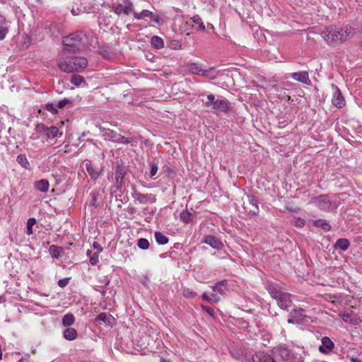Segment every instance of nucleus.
I'll list each match as a JSON object with an SVG mask.
<instances>
[{
	"label": "nucleus",
	"instance_id": "a18cd8bd",
	"mask_svg": "<svg viewBox=\"0 0 362 362\" xmlns=\"http://www.w3.org/2000/svg\"><path fill=\"white\" fill-rule=\"evenodd\" d=\"M8 33V28L0 26V40H4Z\"/></svg>",
	"mask_w": 362,
	"mask_h": 362
},
{
	"label": "nucleus",
	"instance_id": "c9c22d12",
	"mask_svg": "<svg viewBox=\"0 0 362 362\" xmlns=\"http://www.w3.org/2000/svg\"><path fill=\"white\" fill-rule=\"evenodd\" d=\"M36 220L34 218H30L27 221V234L32 235L33 233V226L35 224Z\"/></svg>",
	"mask_w": 362,
	"mask_h": 362
},
{
	"label": "nucleus",
	"instance_id": "f03ea898",
	"mask_svg": "<svg viewBox=\"0 0 362 362\" xmlns=\"http://www.w3.org/2000/svg\"><path fill=\"white\" fill-rule=\"evenodd\" d=\"M88 65V60L83 57H73L62 59L58 62L59 68L64 72H80Z\"/></svg>",
	"mask_w": 362,
	"mask_h": 362
},
{
	"label": "nucleus",
	"instance_id": "39448f33",
	"mask_svg": "<svg viewBox=\"0 0 362 362\" xmlns=\"http://www.w3.org/2000/svg\"><path fill=\"white\" fill-rule=\"evenodd\" d=\"M267 291L272 298L277 301V304L281 309H287L292 304L291 295L279 290L276 286L271 285L267 288Z\"/></svg>",
	"mask_w": 362,
	"mask_h": 362
},
{
	"label": "nucleus",
	"instance_id": "79ce46f5",
	"mask_svg": "<svg viewBox=\"0 0 362 362\" xmlns=\"http://www.w3.org/2000/svg\"><path fill=\"white\" fill-rule=\"evenodd\" d=\"M57 105H54L52 103H47L46 105V110L49 112H52V114H56L57 112Z\"/></svg>",
	"mask_w": 362,
	"mask_h": 362
},
{
	"label": "nucleus",
	"instance_id": "423d86ee",
	"mask_svg": "<svg viewBox=\"0 0 362 362\" xmlns=\"http://www.w3.org/2000/svg\"><path fill=\"white\" fill-rule=\"evenodd\" d=\"M112 8L115 13L122 18H132L134 13V5L130 0H122L121 2L114 4Z\"/></svg>",
	"mask_w": 362,
	"mask_h": 362
},
{
	"label": "nucleus",
	"instance_id": "ea45409f",
	"mask_svg": "<svg viewBox=\"0 0 362 362\" xmlns=\"http://www.w3.org/2000/svg\"><path fill=\"white\" fill-rule=\"evenodd\" d=\"M182 45L178 40H171L169 43V47L172 49H181Z\"/></svg>",
	"mask_w": 362,
	"mask_h": 362
},
{
	"label": "nucleus",
	"instance_id": "de8ad7c7",
	"mask_svg": "<svg viewBox=\"0 0 362 362\" xmlns=\"http://www.w3.org/2000/svg\"><path fill=\"white\" fill-rule=\"evenodd\" d=\"M294 225L298 227H303L305 225V221L301 218H297L294 220Z\"/></svg>",
	"mask_w": 362,
	"mask_h": 362
},
{
	"label": "nucleus",
	"instance_id": "9d476101",
	"mask_svg": "<svg viewBox=\"0 0 362 362\" xmlns=\"http://www.w3.org/2000/svg\"><path fill=\"white\" fill-rule=\"evenodd\" d=\"M132 197L135 202H137L140 204H153L156 201V198L154 194H141L136 190L132 192Z\"/></svg>",
	"mask_w": 362,
	"mask_h": 362
},
{
	"label": "nucleus",
	"instance_id": "5701e85b",
	"mask_svg": "<svg viewBox=\"0 0 362 362\" xmlns=\"http://www.w3.org/2000/svg\"><path fill=\"white\" fill-rule=\"evenodd\" d=\"M63 335L66 340L72 341L77 337V332L74 328L69 327L64 331Z\"/></svg>",
	"mask_w": 362,
	"mask_h": 362
},
{
	"label": "nucleus",
	"instance_id": "7ed1b4c3",
	"mask_svg": "<svg viewBox=\"0 0 362 362\" xmlns=\"http://www.w3.org/2000/svg\"><path fill=\"white\" fill-rule=\"evenodd\" d=\"M204 105L209 108L212 113L218 115L229 110L230 102L226 98H216L214 94L210 93L206 96Z\"/></svg>",
	"mask_w": 362,
	"mask_h": 362
},
{
	"label": "nucleus",
	"instance_id": "e2e57ef3",
	"mask_svg": "<svg viewBox=\"0 0 362 362\" xmlns=\"http://www.w3.org/2000/svg\"><path fill=\"white\" fill-rule=\"evenodd\" d=\"M182 21H185V23H187V18L185 17V16H182Z\"/></svg>",
	"mask_w": 362,
	"mask_h": 362
},
{
	"label": "nucleus",
	"instance_id": "6e6d98bb",
	"mask_svg": "<svg viewBox=\"0 0 362 362\" xmlns=\"http://www.w3.org/2000/svg\"><path fill=\"white\" fill-rule=\"evenodd\" d=\"M18 362H32L29 358H21Z\"/></svg>",
	"mask_w": 362,
	"mask_h": 362
},
{
	"label": "nucleus",
	"instance_id": "6ab92c4d",
	"mask_svg": "<svg viewBox=\"0 0 362 362\" xmlns=\"http://www.w3.org/2000/svg\"><path fill=\"white\" fill-rule=\"evenodd\" d=\"M204 243H205L207 245H209L211 247L217 250L221 249L223 246L222 243L213 235L205 236Z\"/></svg>",
	"mask_w": 362,
	"mask_h": 362
},
{
	"label": "nucleus",
	"instance_id": "473e14b6",
	"mask_svg": "<svg viewBox=\"0 0 362 362\" xmlns=\"http://www.w3.org/2000/svg\"><path fill=\"white\" fill-rule=\"evenodd\" d=\"M224 284V281H220L213 286L211 287L214 291L213 293H216L217 295L219 293L220 295H223L224 293V291L223 290L222 287L223 286Z\"/></svg>",
	"mask_w": 362,
	"mask_h": 362
},
{
	"label": "nucleus",
	"instance_id": "1a4fd4ad",
	"mask_svg": "<svg viewBox=\"0 0 362 362\" xmlns=\"http://www.w3.org/2000/svg\"><path fill=\"white\" fill-rule=\"evenodd\" d=\"M308 316L305 311L300 308H295L290 313L288 318V323L300 325L307 320Z\"/></svg>",
	"mask_w": 362,
	"mask_h": 362
},
{
	"label": "nucleus",
	"instance_id": "5fc2aeb1",
	"mask_svg": "<svg viewBox=\"0 0 362 362\" xmlns=\"http://www.w3.org/2000/svg\"><path fill=\"white\" fill-rule=\"evenodd\" d=\"M102 54L106 57V58H111V56H112V54L109 52H107V50H105L104 52H102Z\"/></svg>",
	"mask_w": 362,
	"mask_h": 362
},
{
	"label": "nucleus",
	"instance_id": "72a5a7b5",
	"mask_svg": "<svg viewBox=\"0 0 362 362\" xmlns=\"http://www.w3.org/2000/svg\"><path fill=\"white\" fill-rule=\"evenodd\" d=\"M279 354L281 356V357L285 360H287L291 356L290 351L286 347H280L279 349Z\"/></svg>",
	"mask_w": 362,
	"mask_h": 362
},
{
	"label": "nucleus",
	"instance_id": "680f3d73",
	"mask_svg": "<svg viewBox=\"0 0 362 362\" xmlns=\"http://www.w3.org/2000/svg\"><path fill=\"white\" fill-rule=\"evenodd\" d=\"M256 28H259L258 24H255L254 26H252V27L251 28V29H252V30H255Z\"/></svg>",
	"mask_w": 362,
	"mask_h": 362
},
{
	"label": "nucleus",
	"instance_id": "cd10ccee",
	"mask_svg": "<svg viewBox=\"0 0 362 362\" xmlns=\"http://www.w3.org/2000/svg\"><path fill=\"white\" fill-rule=\"evenodd\" d=\"M202 298L204 300L214 303H218L220 300V297L216 293H211L209 296L206 293H204L202 295Z\"/></svg>",
	"mask_w": 362,
	"mask_h": 362
},
{
	"label": "nucleus",
	"instance_id": "338daca9",
	"mask_svg": "<svg viewBox=\"0 0 362 362\" xmlns=\"http://www.w3.org/2000/svg\"><path fill=\"white\" fill-rule=\"evenodd\" d=\"M71 12H72L73 15H76V13H75V11H74V10H72V11H71Z\"/></svg>",
	"mask_w": 362,
	"mask_h": 362
},
{
	"label": "nucleus",
	"instance_id": "7c9ffc66",
	"mask_svg": "<svg viewBox=\"0 0 362 362\" xmlns=\"http://www.w3.org/2000/svg\"><path fill=\"white\" fill-rule=\"evenodd\" d=\"M105 135L107 136L108 139H110V141H112L113 142H116V143L118 142L119 139V137L120 136V134H117V132H115L112 130L107 131L105 133Z\"/></svg>",
	"mask_w": 362,
	"mask_h": 362
},
{
	"label": "nucleus",
	"instance_id": "49530a36",
	"mask_svg": "<svg viewBox=\"0 0 362 362\" xmlns=\"http://www.w3.org/2000/svg\"><path fill=\"white\" fill-rule=\"evenodd\" d=\"M69 279L64 278L58 281V286L61 288H64L69 284Z\"/></svg>",
	"mask_w": 362,
	"mask_h": 362
},
{
	"label": "nucleus",
	"instance_id": "ddd939ff",
	"mask_svg": "<svg viewBox=\"0 0 362 362\" xmlns=\"http://www.w3.org/2000/svg\"><path fill=\"white\" fill-rule=\"evenodd\" d=\"M96 322L99 324H103L107 326L112 327L115 325V318L108 313H100L95 318Z\"/></svg>",
	"mask_w": 362,
	"mask_h": 362
},
{
	"label": "nucleus",
	"instance_id": "e433bc0d",
	"mask_svg": "<svg viewBox=\"0 0 362 362\" xmlns=\"http://www.w3.org/2000/svg\"><path fill=\"white\" fill-rule=\"evenodd\" d=\"M137 246L141 250H147L149 247L148 240L146 238H140L138 240Z\"/></svg>",
	"mask_w": 362,
	"mask_h": 362
},
{
	"label": "nucleus",
	"instance_id": "4468645a",
	"mask_svg": "<svg viewBox=\"0 0 362 362\" xmlns=\"http://www.w3.org/2000/svg\"><path fill=\"white\" fill-rule=\"evenodd\" d=\"M334 346L333 341L329 337H324L321 339L319 351L323 354H328L333 349Z\"/></svg>",
	"mask_w": 362,
	"mask_h": 362
},
{
	"label": "nucleus",
	"instance_id": "a878e982",
	"mask_svg": "<svg viewBox=\"0 0 362 362\" xmlns=\"http://www.w3.org/2000/svg\"><path fill=\"white\" fill-rule=\"evenodd\" d=\"M335 247L341 250L342 251L346 250L349 247V242L346 238H341L337 240Z\"/></svg>",
	"mask_w": 362,
	"mask_h": 362
},
{
	"label": "nucleus",
	"instance_id": "a211bd4d",
	"mask_svg": "<svg viewBox=\"0 0 362 362\" xmlns=\"http://www.w3.org/2000/svg\"><path fill=\"white\" fill-rule=\"evenodd\" d=\"M189 71L192 74H197L206 76L209 74V71L203 69L198 64L190 63L188 64Z\"/></svg>",
	"mask_w": 362,
	"mask_h": 362
},
{
	"label": "nucleus",
	"instance_id": "f704fd0d",
	"mask_svg": "<svg viewBox=\"0 0 362 362\" xmlns=\"http://www.w3.org/2000/svg\"><path fill=\"white\" fill-rule=\"evenodd\" d=\"M71 82L75 86H79L83 83H84V78L83 77L78 75H73L71 78Z\"/></svg>",
	"mask_w": 362,
	"mask_h": 362
},
{
	"label": "nucleus",
	"instance_id": "f8f14e48",
	"mask_svg": "<svg viewBox=\"0 0 362 362\" xmlns=\"http://www.w3.org/2000/svg\"><path fill=\"white\" fill-rule=\"evenodd\" d=\"M339 315L344 322L351 325H357L361 321L358 315L352 311L340 313Z\"/></svg>",
	"mask_w": 362,
	"mask_h": 362
},
{
	"label": "nucleus",
	"instance_id": "c03bdc74",
	"mask_svg": "<svg viewBox=\"0 0 362 362\" xmlns=\"http://www.w3.org/2000/svg\"><path fill=\"white\" fill-rule=\"evenodd\" d=\"M158 170V167L156 164H151V173H150V178L154 179V175L157 173Z\"/></svg>",
	"mask_w": 362,
	"mask_h": 362
},
{
	"label": "nucleus",
	"instance_id": "6e6552de",
	"mask_svg": "<svg viewBox=\"0 0 362 362\" xmlns=\"http://www.w3.org/2000/svg\"><path fill=\"white\" fill-rule=\"evenodd\" d=\"M132 19L158 23L160 17L158 14L154 13L149 10L144 9L140 12L134 11Z\"/></svg>",
	"mask_w": 362,
	"mask_h": 362
},
{
	"label": "nucleus",
	"instance_id": "9b49d317",
	"mask_svg": "<svg viewBox=\"0 0 362 362\" xmlns=\"http://www.w3.org/2000/svg\"><path fill=\"white\" fill-rule=\"evenodd\" d=\"M332 88L334 90V93L332 99V103L335 107L341 108L345 105V100L337 86H332Z\"/></svg>",
	"mask_w": 362,
	"mask_h": 362
},
{
	"label": "nucleus",
	"instance_id": "b1692460",
	"mask_svg": "<svg viewBox=\"0 0 362 362\" xmlns=\"http://www.w3.org/2000/svg\"><path fill=\"white\" fill-rule=\"evenodd\" d=\"M75 322V317L73 314L67 313L62 318V325L64 327L71 326Z\"/></svg>",
	"mask_w": 362,
	"mask_h": 362
},
{
	"label": "nucleus",
	"instance_id": "bb28decb",
	"mask_svg": "<svg viewBox=\"0 0 362 362\" xmlns=\"http://www.w3.org/2000/svg\"><path fill=\"white\" fill-rule=\"evenodd\" d=\"M155 239L159 245H165L168 243V238L161 232L156 231L155 233Z\"/></svg>",
	"mask_w": 362,
	"mask_h": 362
},
{
	"label": "nucleus",
	"instance_id": "aec40b11",
	"mask_svg": "<svg viewBox=\"0 0 362 362\" xmlns=\"http://www.w3.org/2000/svg\"><path fill=\"white\" fill-rule=\"evenodd\" d=\"M86 169L90 176L96 180L100 175V170L98 168L94 167L90 160H86L85 163Z\"/></svg>",
	"mask_w": 362,
	"mask_h": 362
},
{
	"label": "nucleus",
	"instance_id": "37998d69",
	"mask_svg": "<svg viewBox=\"0 0 362 362\" xmlns=\"http://www.w3.org/2000/svg\"><path fill=\"white\" fill-rule=\"evenodd\" d=\"M99 259V255L98 252H95L90 257V263L92 265H95L98 262Z\"/></svg>",
	"mask_w": 362,
	"mask_h": 362
},
{
	"label": "nucleus",
	"instance_id": "69168bd1",
	"mask_svg": "<svg viewBox=\"0 0 362 362\" xmlns=\"http://www.w3.org/2000/svg\"><path fill=\"white\" fill-rule=\"evenodd\" d=\"M91 252H91L90 250H88V251H87V255H90L91 254Z\"/></svg>",
	"mask_w": 362,
	"mask_h": 362
},
{
	"label": "nucleus",
	"instance_id": "dca6fc26",
	"mask_svg": "<svg viewBox=\"0 0 362 362\" xmlns=\"http://www.w3.org/2000/svg\"><path fill=\"white\" fill-rule=\"evenodd\" d=\"M253 362H276L274 358L269 354L264 352H257L252 356Z\"/></svg>",
	"mask_w": 362,
	"mask_h": 362
},
{
	"label": "nucleus",
	"instance_id": "393cba45",
	"mask_svg": "<svg viewBox=\"0 0 362 362\" xmlns=\"http://www.w3.org/2000/svg\"><path fill=\"white\" fill-rule=\"evenodd\" d=\"M125 173L123 169L118 167L115 172V180L116 184L117 186H121L122 185L123 179L124 177Z\"/></svg>",
	"mask_w": 362,
	"mask_h": 362
},
{
	"label": "nucleus",
	"instance_id": "c85d7f7f",
	"mask_svg": "<svg viewBox=\"0 0 362 362\" xmlns=\"http://www.w3.org/2000/svg\"><path fill=\"white\" fill-rule=\"evenodd\" d=\"M314 225L317 227H320L325 230L328 231L330 230V226L328 224L326 220L318 219L314 221Z\"/></svg>",
	"mask_w": 362,
	"mask_h": 362
},
{
	"label": "nucleus",
	"instance_id": "412c9836",
	"mask_svg": "<svg viewBox=\"0 0 362 362\" xmlns=\"http://www.w3.org/2000/svg\"><path fill=\"white\" fill-rule=\"evenodd\" d=\"M35 188L41 192H47L49 187V183L47 180L42 179L34 183Z\"/></svg>",
	"mask_w": 362,
	"mask_h": 362
},
{
	"label": "nucleus",
	"instance_id": "8fccbe9b",
	"mask_svg": "<svg viewBox=\"0 0 362 362\" xmlns=\"http://www.w3.org/2000/svg\"><path fill=\"white\" fill-rule=\"evenodd\" d=\"M202 308L206 311L208 314H209L210 315L213 316L214 314V310L213 308H210V307H208V306H206V305H202Z\"/></svg>",
	"mask_w": 362,
	"mask_h": 362
},
{
	"label": "nucleus",
	"instance_id": "09e8293b",
	"mask_svg": "<svg viewBox=\"0 0 362 362\" xmlns=\"http://www.w3.org/2000/svg\"><path fill=\"white\" fill-rule=\"evenodd\" d=\"M119 138V141H118L117 143L127 144H129L130 142L129 139L127 138V137H125L124 136L120 135Z\"/></svg>",
	"mask_w": 362,
	"mask_h": 362
},
{
	"label": "nucleus",
	"instance_id": "774afa93",
	"mask_svg": "<svg viewBox=\"0 0 362 362\" xmlns=\"http://www.w3.org/2000/svg\"><path fill=\"white\" fill-rule=\"evenodd\" d=\"M210 28H211V30H213V29H214V26H213L212 25H211Z\"/></svg>",
	"mask_w": 362,
	"mask_h": 362
},
{
	"label": "nucleus",
	"instance_id": "864d4df0",
	"mask_svg": "<svg viewBox=\"0 0 362 362\" xmlns=\"http://www.w3.org/2000/svg\"><path fill=\"white\" fill-rule=\"evenodd\" d=\"M191 19L192 20V23H199L202 21L201 18L198 15L194 16Z\"/></svg>",
	"mask_w": 362,
	"mask_h": 362
},
{
	"label": "nucleus",
	"instance_id": "2f4dec72",
	"mask_svg": "<svg viewBox=\"0 0 362 362\" xmlns=\"http://www.w3.org/2000/svg\"><path fill=\"white\" fill-rule=\"evenodd\" d=\"M17 162L24 168L28 169L29 163L24 155L20 154L16 158Z\"/></svg>",
	"mask_w": 362,
	"mask_h": 362
},
{
	"label": "nucleus",
	"instance_id": "a19ab883",
	"mask_svg": "<svg viewBox=\"0 0 362 362\" xmlns=\"http://www.w3.org/2000/svg\"><path fill=\"white\" fill-rule=\"evenodd\" d=\"M193 29L192 24H183L180 28L181 31L186 33L187 35H189L190 31Z\"/></svg>",
	"mask_w": 362,
	"mask_h": 362
},
{
	"label": "nucleus",
	"instance_id": "3c124183",
	"mask_svg": "<svg viewBox=\"0 0 362 362\" xmlns=\"http://www.w3.org/2000/svg\"><path fill=\"white\" fill-rule=\"evenodd\" d=\"M68 102L69 101L67 100H61V101L58 102L57 106L58 108H62L66 105V104L68 103Z\"/></svg>",
	"mask_w": 362,
	"mask_h": 362
},
{
	"label": "nucleus",
	"instance_id": "13d9d810",
	"mask_svg": "<svg viewBox=\"0 0 362 362\" xmlns=\"http://www.w3.org/2000/svg\"><path fill=\"white\" fill-rule=\"evenodd\" d=\"M198 29L199 30H204L206 29L205 25L204 24H199Z\"/></svg>",
	"mask_w": 362,
	"mask_h": 362
},
{
	"label": "nucleus",
	"instance_id": "bf43d9fd",
	"mask_svg": "<svg viewBox=\"0 0 362 362\" xmlns=\"http://www.w3.org/2000/svg\"><path fill=\"white\" fill-rule=\"evenodd\" d=\"M97 245H98V243H93V247H94L95 248H98V246H97ZM98 249H99V252H101V251H102V248H101V247H98Z\"/></svg>",
	"mask_w": 362,
	"mask_h": 362
},
{
	"label": "nucleus",
	"instance_id": "0eeeda50",
	"mask_svg": "<svg viewBox=\"0 0 362 362\" xmlns=\"http://www.w3.org/2000/svg\"><path fill=\"white\" fill-rule=\"evenodd\" d=\"M36 131L41 135L45 136L48 139H52L58 136H61L62 133L59 132L57 127H46L43 124H38L35 127Z\"/></svg>",
	"mask_w": 362,
	"mask_h": 362
},
{
	"label": "nucleus",
	"instance_id": "0e129e2a",
	"mask_svg": "<svg viewBox=\"0 0 362 362\" xmlns=\"http://www.w3.org/2000/svg\"><path fill=\"white\" fill-rule=\"evenodd\" d=\"M50 249H54V250H55V249H58V247H56V246H54V245H52V246H51V247H50Z\"/></svg>",
	"mask_w": 362,
	"mask_h": 362
},
{
	"label": "nucleus",
	"instance_id": "603ef678",
	"mask_svg": "<svg viewBox=\"0 0 362 362\" xmlns=\"http://www.w3.org/2000/svg\"><path fill=\"white\" fill-rule=\"evenodd\" d=\"M57 148H59L58 152L63 151L64 153H66L68 151L69 145H65L64 146H62V145L57 146Z\"/></svg>",
	"mask_w": 362,
	"mask_h": 362
},
{
	"label": "nucleus",
	"instance_id": "f257e3e1",
	"mask_svg": "<svg viewBox=\"0 0 362 362\" xmlns=\"http://www.w3.org/2000/svg\"><path fill=\"white\" fill-rule=\"evenodd\" d=\"M354 34V28L349 24H328L324 25L320 31L323 40L332 46L341 45Z\"/></svg>",
	"mask_w": 362,
	"mask_h": 362
},
{
	"label": "nucleus",
	"instance_id": "052dcab7",
	"mask_svg": "<svg viewBox=\"0 0 362 362\" xmlns=\"http://www.w3.org/2000/svg\"><path fill=\"white\" fill-rule=\"evenodd\" d=\"M5 22V18L0 15V23H4Z\"/></svg>",
	"mask_w": 362,
	"mask_h": 362
},
{
	"label": "nucleus",
	"instance_id": "2eb2a0df",
	"mask_svg": "<svg viewBox=\"0 0 362 362\" xmlns=\"http://www.w3.org/2000/svg\"><path fill=\"white\" fill-rule=\"evenodd\" d=\"M316 206L323 211H327L330 208L331 202L327 196H319L315 201Z\"/></svg>",
	"mask_w": 362,
	"mask_h": 362
},
{
	"label": "nucleus",
	"instance_id": "20e7f679",
	"mask_svg": "<svg viewBox=\"0 0 362 362\" xmlns=\"http://www.w3.org/2000/svg\"><path fill=\"white\" fill-rule=\"evenodd\" d=\"M86 35L81 32H77L67 35L63 39L64 52H76L83 46Z\"/></svg>",
	"mask_w": 362,
	"mask_h": 362
},
{
	"label": "nucleus",
	"instance_id": "4d7b16f0",
	"mask_svg": "<svg viewBox=\"0 0 362 362\" xmlns=\"http://www.w3.org/2000/svg\"><path fill=\"white\" fill-rule=\"evenodd\" d=\"M351 362H361L360 359L356 357H351L350 358Z\"/></svg>",
	"mask_w": 362,
	"mask_h": 362
},
{
	"label": "nucleus",
	"instance_id": "f3484780",
	"mask_svg": "<svg viewBox=\"0 0 362 362\" xmlns=\"http://www.w3.org/2000/svg\"><path fill=\"white\" fill-rule=\"evenodd\" d=\"M291 78L297 81L309 84L310 82V80L309 78V74L308 72L306 71H301L298 72H294L291 74Z\"/></svg>",
	"mask_w": 362,
	"mask_h": 362
},
{
	"label": "nucleus",
	"instance_id": "58836bf2",
	"mask_svg": "<svg viewBox=\"0 0 362 362\" xmlns=\"http://www.w3.org/2000/svg\"><path fill=\"white\" fill-rule=\"evenodd\" d=\"M248 199H249V202L253 206L254 209H250V211L254 214H256L257 212H258V206L256 204V199L253 197H248Z\"/></svg>",
	"mask_w": 362,
	"mask_h": 362
},
{
	"label": "nucleus",
	"instance_id": "c756f323",
	"mask_svg": "<svg viewBox=\"0 0 362 362\" xmlns=\"http://www.w3.org/2000/svg\"><path fill=\"white\" fill-rule=\"evenodd\" d=\"M192 214L187 210H185L180 213V219L182 222L188 223L192 221Z\"/></svg>",
	"mask_w": 362,
	"mask_h": 362
},
{
	"label": "nucleus",
	"instance_id": "4be33fe9",
	"mask_svg": "<svg viewBox=\"0 0 362 362\" xmlns=\"http://www.w3.org/2000/svg\"><path fill=\"white\" fill-rule=\"evenodd\" d=\"M150 42L151 46L156 49H160L164 47V41L158 36H153Z\"/></svg>",
	"mask_w": 362,
	"mask_h": 362
},
{
	"label": "nucleus",
	"instance_id": "4c0bfd02",
	"mask_svg": "<svg viewBox=\"0 0 362 362\" xmlns=\"http://www.w3.org/2000/svg\"><path fill=\"white\" fill-rule=\"evenodd\" d=\"M182 294L185 298H192L196 296V293L188 288H183Z\"/></svg>",
	"mask_w": 362,
	"mask_h": 362
}]
</instances>
